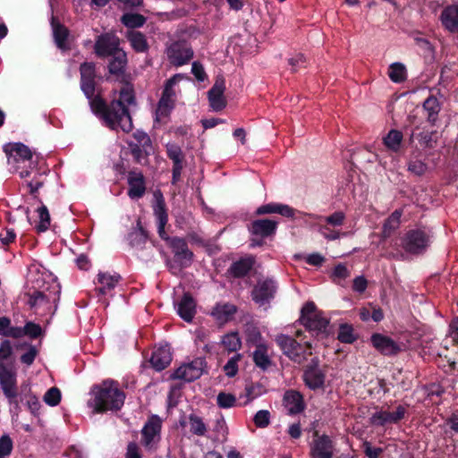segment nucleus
<instances>
[{"mask_svg": "<svg viewBox=\"0 0 458 458\" xmlns=\"http://www.w3.org/2000/svg\"><path fill=\"white\" fill-rule=\"evenodd\" d=\"M407 409L403 405H398L394 411H388L380 409L375 411L369 418V422L373 426L385 427L389 424H397L406 417Z\"/></svg>", "mask_w": 458, "mask_h": 458, "instance_id": "obj_12", "label": "nucleus"}, {"mask_svg": "<svg viewBox=\"0 0 458 458\" xmlns=\"http://www.w3.org/2000/svg\"><path fill=\"white\" fill-rule=\"evenodd\" d=\"M277 290L276 283L271 278L259 280L251 291L252 300L262 306L274 299Z\"/></svg>", "mask_w": 458, "mask_h": 458, "instance_id": "obj_13", "label": "nucleus"}, {"mask_svg": "<svg viewBox=\"0 0 458 458\" xmlns=\"http://www.w3.org/2000/svg\"><path fill=\"white\" fill-rule=\"evenodd\" d=\"M38 355V350L35 346L30 345L28 351L21 356V361L27 366H30L36 356Z\"/></svg>", "mask_w": 458, "mask_h": 458, "instance_id": "obj_63", "label": "nucleus"}, {"mask_svg": "<svg viewBox=\"0 0 458 458\" xmlns=\"http://www.w3.org/2000/svg\"><path fill=\"white\" fill-rule=\"evenodd\" d=\"M236 312V307L231 303H217L212 310L211 315L215 319L224 324L230 320Z\"/></svg>", "mask_w": 458, "mask_h": 458, "instance_id": "obj_32", "label": "nucleus"}, {"mask_svg": "<svg viewBox=\"0 0 458 458\" xmlns=\"http://www.w3.org/2000/svg\"><path fill=\"white\" fill-rule=\"evenodd\" d=\"M38 224L37 225V230L38 232H45L48 229L50 225V215L48 209L46 206H41L38 208Z\"/></svg>", "mask_w": 458, "mask_h": 458, "instance_id": "obj_49", "label": "nucleus"}, {"mask_svg": "<svg viewBox=\"0 0 458 458\" xmlns=\"http://www.w3.org/2000/svg\"><path fill=\"white\" fill-rule=\"evenodd\" d=\"M42 333V329L39 325L33 322H28L24 326V335H27L31 338L38 337Z\"/></svg>", "mask_w": 458, "mask_h": 458, "instance_id": "obj_61", "label": "nucleus"}, {"mask_svg": "<svg viewBox=\"0 0 458 458\" xmlns=\"http://www.w3.org/2000/svg\"><path fill=\"white\" fill-rule=\"evenodd\" d=\"M180 78V74H175L165 82V89L156 110V120L159 123L166 118L174 107L175 93L173 87Z\"/></svg>", "mask_w": 458, "mask_h": 458, "instance_id": "obj_7", "label": "nucleus"}, {"mask_svg": "<svg viewBox=\"0 0 458 458\" xmlns=\"http://www.w3.org/2000/svg\"><path fill=\"white\" fill-rule=\"evenodd\" d=\"M90 108L105 124L112 130L121 129L124 132L132 130V120L127 106L135 105L134 90L131 85L125 84L120 90V98L106 104L100 97L89 102Z\"/></svg>", "mask_w": 458, "mask_h": 458, "instance_id": "obj_1", "label": "nucleus"}, {"mask_svg": "<svg viewBox=\"0 0 458 458\" xmlns=\"http://www.w3.org/2000/svg\"><path fill=\"white\" fill-rule=\"evenodd\" d=\"M112 59L108 64V71L111 74L118 77L123 76L127 65V55L123 50L112 55Z\"/></svg>", "mask_w": 458, "mask_h": 458, "instance_id": "obj_31", "label": "nucleus"}, {"mask_svg": "<svg viewBox=\"0 0 458 458\" xmlns=\"http://www.w3.org/2000/svg\"><path fill=\"white\" fill-rule=\"evenodd\" d=\"M403 209H395L383 223L380 237L382 240L389 238L401 225Z\"/></svg>", "mask_w": 458, "mask_h": 458, "instance_id": "obj_29", "label": "nucleus"}, {"mask_svg": "<svg viewBox=\"0 0 458 458\" xmlns=\"http://www.w3.org/2000/svg\"><path fill=\"white\" fill-rule=\"evenodd\" d=\"M372 345L383 355H394L401 351L400 345L393 339L381 334L371 335Z\"/></svg>", "mask_w": 458, "mask_h": 458, "instance_id": "obj_20", "label": "nucleus"}, {"mask_svg": "<svg viewBox=\"0 0 458 458\" xmlns=\"http://www.w3.org/2000/svg\"><path fill=\"white\" fill-rule=\"evenodd\" d=\"M81 88L89 99H93L96 86V68L94 63H82L80 66Z\"/></svg>", "mask_w": 458, "mask_h": 458, "instance_id": "obj_17", "label": "nucleus"}, {"mask_svg": "<svg viewBox=\"0 0 458 458\" xmlns=\"http://www.w3.org/2000/svg\"><path fill=\"white\" fill-rule=\"evenodd\" d=\"M147 233L138 223V226L133 228L128 235V241L132 247L140 246L145 243Z\"/></svg>", "mask_w": 458, "mask_h": 458, "instance_id": "obj_48", "label": "nucleus"}, {"mask_svg": "<svg viewBox=\"0 0 458 458\" xmlns=\"http://www.w3.org/2000/svg\"><path fill=\"white\" fill-rule=\"evenodd\" d=\"M424 111L427 113L428 122L431 125H435L441 110V106L437 98L434 96L428 97L423 104Z\"/></svg>", "mask_w": 458, "mask_h": 458, "instance_id": "obj_35", "label": "nucleus"}, {"mask_svg": "<svg viewBox=\"0 0 458 458\" xmlns=\"http://www.w3.org/2000/svg\"><path fill=\"white\" fill-rule=\"evenodd\" d=\"M168 246L172 249L174 256V261L168 260L166 262L170 271L177 274L182 268L188 267L193 261V252L188 248L187 242L184 239L179 237L166 238Z\"/></svg>", "mask_w": 458, "mask_h": 458, "instance_id": "obj_4", "label": "nucleus"}, {"mask_svg": "<svg viewBox=\"0 0 458 458\" xmlns=\"http://www.w3.org/2000/svg\"><path fill=\"white\" fill-rule=\"evenodd\" d=\"M127 38L131 47L138 53H145L149 46L144 34L140 31L131 30L127 33Z\"/></svg>", "mask_w": 458, "mask_h": 458, "instance_id": "obj_36", "label": "nucleus"}, {"mask_svg": "<svg viewBox=\"0 0 458 458\" xmlns=\"http://www.w3.org/2000/svg\"><path fill=\"white\" fill-rule=\"evenodd\" d=\"M253 361L257 367L266 370L272 365V360L267 355L266 344H258L253 352Z\"/></svg>", "mask_w": 458, "mask_h": 458, "instance_id": "obj_37", "label": "nucleus"}, {"mask_svg": "<svg viewBox=\"0 0 458 458\" xmlns=\"http://www.w3.org/2000/svg\"><path fill=\"white\" fill-rule=\"evenodd\" d=\"M154 213L158 220L159 231H164V227L167 223L168 216L165 210V205L162 198L157 200V203L154 207Z\"/></svg>", "mask_w": 458, "mask_h": 458, "instance_id": "obj_47", "label": "nucleus"}, {"mask_svg": "<svg viewBox=\"0 0 458 458\" xmlns=\"http://www.w3.org/2000/svg\"><path fill=\"white\" fill-rule=\"evenodd\" d=\"M120 280L121 276L118 274L110 275L108 273H98V283L101 284V287L96 289L98 294H106L109 291L115 287Z\"/></svg>", "mask_w": 458, "mask_h": 458, "instance_id": "obj_30", "label": "nucleus"}, {"mask_svg": "<svg viewBox=\"0 0 458 458\" xmlns=\"http://www.w3.org/2000/svg\"><path fill=\"white\" fill-rule=\"evenodd\" d=\"M277 228V222L271 219H257L250 223L249 231L252 235L250 246H260L263 239L273 236Z\"/></svg>", "mask_w": 458, "mask_h": 458, "instance_id": "obj_10", "label": "nucleus"}, {"mask_svg": "<svg viewBox=\"0 0 458 458\" xmlns=\"http://www.w3.org/2000/svg\"><path fill=\"white\" fill-rule=\"evenodd\" d=\"M0 386L10 404L19 409L16 371L0 361Z\"/></svg>", "mask_w": 458, "mask_h": 458, "instance_id": "obj_5", "label": "nucleus"}, {"mask_svg": "<svg viewBox=\"0 0 458 458\" xmlns=\"http://www.w3.org/2000/svg\"><path fill=\"white\" fill-rule=\"evenodd\" d=\"M288 64L292 66L293 72H297L299 69L305 67L306 58L303 54H296L288 59Z\"/></svg>", "mask_w": 458, "mask_h": 458, "instance_id": "obj_57", "label": "nucleus"}, {"mask_svg": "<svg viewBox=\"0 0 458 458\" xmlns=\"http://www.w3.org/2000/svg\"><path fill=\"white\" fill-rule=\"evenodd\" d=\"M303 380L306 386L312 390L322 388L325 383V374L319 369L318 358L311 359L303 372Z\"/></svg>", "mask_w": 458, "mask_h": 458, "instance_id": "obj_16", "label": "nucleus"}, {"mask_svg": "<svg viewBox=\"0 0 458 458\" xmlns=\"http://www.w3.org/2000/svg\"><path fill=\"white\" fill-rule=\"evenodd\" d=\"M301 324L311 331L325 332L328 326V319L318 312L313 302H307L301 309Z\"/></svg>", "mask_w": 458, "mask_h": 458, "instance_id": "obj_9", "label": "nucleus"}, {"mask_svg": "<svg viewBox=\"0 0 458 458\" xmlns=\"http://www.w3.org/2000/svg\"><path fill=\"white\" fill-rule=\"evenodd\" d=\"M276 344L279 345L283 352L289 357L293 361H300L301 357L298 356L293 351L300 348V344L293 337L279 335L276 338Z\"/></svg>", "mask_w": 458, "mask_h": 458, "instance_id": "obj_24", "label": "nucleus"}, {"mask_svg": "<svg viewBox=\"0 0 458 458\" xmlns=\"http://www.w3.org/2000/svg\"><path fill=\"white\" fill-rule=\"evenodd\" d=\"M333 443L331 439L323 435L318 437L311 446V455L314 458H332L333 457Z\"/></svg>", "mask_w": 458, "mask_h": 458, "instance_id": "obj_22", "label": "nucleus"}, {"mask_svg": "<svg viewBox=\"0 0 458 458\" xmlns=\"http://www.w3.org/2000/svg\"><path fill=\"white\" fill-rule=\"evenodd\" d=\"M420 153H413L407 164L408 171L414 175L421 176L428 170L427 164L420 158Z\"/></svg>", "mask_w": 458, "mask_h": 458, "instance_id": "obj_38", "label": "nucleus"}, {"mask_svg": "<svg viewBox=\"0 0 458 458\" xmlns=\"http://www.w3.org/2000/svg\"><path fill=\"white\" fill-rule=\"evenodd\" d=\"M61 392L57 387H51L44 395V401L50 406H55L60 403Z\"/></svg>", "mask_w": 458, "mask_h": 458, "instance_id": "obj_54", "label": "nucleus"}, {"mask_svg": "<svg viewBox=\"0 0 458 458\" xmlns=\"http://www.w3.org/2000/svg\"><path fill=\"white\" fill-rule=\"evenodd\" d=\"M221 343L228 352H236L242 345V342L237 332L226 334L223 336Z\"/></svg>", "mask_w": 458, "mask_h": 458, "instance_id": "obj_45", "label": "nucleus"}, {"mask_svg": "<svg viewBox=\"0 0 458 458\" xmlns=\"http://www.w3.org/2000/svg\"><path fill=\"white\" fill-rule=\"evenodd\" d=\"M253 420L258 428H266L270 423V412L267 410H260L255 414Z\"/></svg>", "mask_w": 458, "mask_h": 458, "instance_id": "obj_56", "label": "nucleus"}, {"mask_svg": "<svg viewBox=\"0 0 458 458\" xmlns=\"http://www.w3.org/2000/svg\"><path fill=\"white\" fill-rule=\"evenodd\" d=\"M225 90V81L224 77H217L214 85L208 92L209 105L216 112L223 110L226 106V99L224 96Z\"/></svg>", "mask_w": 458, "mask_h": 458, "instance_id": "obj_18", "label": "nucleus"}, {"mask_svg": "<svg viewBox=\"0 0 458 458\" xmlns=\"http://www.w3.org/2000/svg\"><path fill=\"white\" fill-rule=\"evenodd\" d=\"M216 403L220 408H232L236 404V397L232 394L221 392L217 394Z\"/></svg>", "mask_w": 458, "mask_h": 458, "instance_id": "obj_50", "label": "nucleus"}, {"mask_svg": "<svg viewBox=\"0 0 458 458\" xmlns=\"http://www.w3.org/2000/svg\"><path fill=\"white\" fill-rule=\"evenodd\" d=\"M51 25L53 29L54 39L57 47L63 50L68 49L69 47L66 43L67 38L69 36L68 29L57 21L55 17L52 18Z\"/></svg>", "mask_w": 458, "mask_h": 458, "instance_id": "obj_33", "label": "nucleus"}, {"mask_svg": "<svg viewBox=\"0 0 458 458\" xmlns=\"http://www.w3.org/2000/svg\"><path fill=\"white\" fill-rule=\"evenodd\" d=\"M262 336L260 332L256 327H250L247 330V341L253 344L256 347L258 344H264L262 343Z\"/></svg>", "mask_w": 458, "mask_h": 458, "instance_id": "obj_60", "label": "nucleus"}, {"mask_svg": "<svg viewBox=\"0 0 458 458\" xmlns=\"http://www.w3.org/2000/svg\"><path fill=\"white\" fill-rule=\"evenodd\" d=\"M94 394V409L98 412L119 411L124 403L125 394L113 380H106L96 386Z\"/></svg>", "mask_w": 458, "mask_h": 458, "instance_id": "obj_2", "label": "nucleus"}, {"mask_svg": "<svg viewBox=\"0 0 458 458\" xmlns=\"http://www.w3.org/2000/svg\"><path fill=\"white\" fill-rule=\"evenodd\" d=\"M129 185L128 196L134 199H140L146 191V182L143 174L140 171H130L127 176Z\"/></svg>", "mask_w": 458, "mask_h": 458, "instance_id": "obj_19", "label": "nucleus"}, {"mask_svg": "<svg viewBox=\"0 0 458 458\" xmlns=\"http://www.w3.org/2000/svg\"><path fill=\"white\" fill-rule=\"evenodd\" d=\"M416 138L419 140L420 147L424 148H434L438 140L437 131H423L417 134Z\"/></svg>", "mask_w": 458, "mask_h": 458, "instance_id": "obj_41", "label": "nucleus"}, {"mask_svg": "<svg viewBox=\"0 0 458 458\" xmlns=\"http://www.w3.org/2000/svg\"><path fill=\"white\" fill-rule=\"evenodd\" d=\"M432 233L426 227L408 230L401 238V247L409 254L424 253L430 245Z\"/></svg>", "mask_w": 458, "mask_h": 458, "instance_id": "obj_3", "label": "nucleus"}, {"mask_svg": "<svg viewBox=\"0 0 458 458\" xmlns=\"http://www.w3.org/2000/svg\"><path fill=\"white\" fill-rule=\"evenodd\" d=\"M242 359L240 353L233 356L224 366V371L227 377H234L238 371V361Z\"/></svg>", "mask_w": 458, "mask_h": 458, "instance_id": "obj_53", "label": "nucleus"}, {"mask_svg": "<svg viewBox=\"0 0 458 458\" xmlns=\"http://www.w3.org/2000/svg\"><path fill=\"white\" fill-rule=\"evenodd\" d=\"M165 152L167 157L173 163L172 183L175 184L181 179L182 170L187 165L185 154L182 148L174 142L165 144Z\"/></svg>", "mask_w": 458, "mask_h": 458, "instance_id": "obj_11", "label": "nucleus"}, {"mask_svg": "<svg viewBox=\"0 0 458 458\" xmlns=\"http://www.w3.org/2000/svg\"><path fill=\"white\" fill-rule=\"evenodd\" d=\"M319 232L323 234V236L326 239L329 241L337 240L341 236L339 231L335 230V228H330L327 225H319Z\"/></svg>", "mask_w": 458, "mask_h": 458, "instance_id": "obj_62", "label": "nucleus"}, {"mask_svg": "<svg viewBox=\"0 0 458 458\" xmlns=\"http://www.w3.org/2000/svg\"><path fill=\"white\" fill-rule=\"evenodd\" d=\"M4 151L7 156V162L15 171L25 167L27 162L32 158L31 150L21 142L4 145Z\"/></svg>", "mask_w": 458, "mask_h": 458, "instance_id": "obj_8", "label": "nucleus"}, {"mask_svg": "<svg viewBox=\"0 0 458 458\" xmlns=\"http://www.w3.org/2000/svg\"><path fill=\"white\" fill-rule=\"evenodd\" d=\"M48 302H49V298L42 292H38V291H35L33 293L30 294V299L28 301L29 305L31 308L41 306V305H43L45 303H48Z\"/></svg>", "mask_w": 458, "mask_h": 458, "instance_id": "obj_55", "label": "nucleus"}, {"mask_svg": "<svg viewBox=\"0 0 458 458\" xmlns=\"http://www.w3.org/2000/svg\"><path fill=\"white\" fill-rule=\"evenodd\" d=\"M349 276H350V271L348 270L346 266H344L343 264H338L337 266H335V267L333 271V274H332L333 279L335 281L336 279L344 280V279L349 277Z\"/></svg>", "mask_w": 458, "mask_h": 458, "instance_id": "obj_64", "label": "nucleus"}, {"mask_svg": "<svg viewBox=\"0 0 458 458\" xmlns=\"http://www.w3.org/2000/svg\"><path fill=\"white\" fill-rule=\"evenodd\" d=\"M256 215L279 214L285 217H293L295 210L288 205L280 203H268L259 207Z\"/></svg>", "mask_w": 458, "mask_h": 458, "instance_id": "obj_25", "label": "nucleus"}, {"mask_svg": "<svg viewBox=\"0 0 458 458\" xmlns=\"http://www.w3.org/2000/svg\"><path fill=\"white\" fill-rule=\"evenodd\" d=\"M130 152L134 159V161L138 164L143 165L148 161V156L149 155L150 148L141 147L139 144L134 142L128 143Z\"/></svg>", "mask_w": 458, "mask_h": 458, "instance_id": "obj_39", "label": "nucleus"}, {"mask_svg": "<svg viewBox=\"0 0 458 458\" xmlns=\"http://www.w3.org/2000/svg\"><path fill=\"white\" fill-rule=\"evenodd\" d=\"M338 339L342 343L352 344L355 341V336L353 335V329L352 326L344 324L342 325L339 328Z\"/></svg>", "mask_w": 458, "mask_h": 458, "instance_id": "obj_52", "label": "nucleus"}, {"mask_svg": "<svg viewBox=\"0 0 458 458\" xmlns=\"http://www.w3.org/2000/svg\"><path fill=\"white\" fill-rule=\"evenodd\" d=\"M363 452L368 458H378L383 452V449L380 447H373L371 444L368 441H365L362 444Z\"/></svg>", "mask_w": 458, "mask_h": 458, "instance_id": "obj_59", "label": "nucleus"}, {"mask_svg": "<svg viewBox=\"0 0 458 458\" xmlns=\"http://www.w3.org/2000/svg\"><path fill=\"white\" fill-rule=\"evenodd\" d=\"M284 406L291 415L300 413L304 409L302 396L296 391H287L284 395Z\"/></svg>", "mask_w": 458, "mask_h": 458, "instance_id": "obj_28", "label": "nucleus"}, {"mask_svg": "<svg viewBox=\"0 0 458 458\" xmlns=\"http://www.w3.org/2000/svg\"><path fill=\"white\" fill-rule=\"evenodd\" d=\"M206 367L204 358H197L190 363L179 367L173 374V378L191 382L199 378Z\"/></svg>", "mask_w": 458, "mask_h": 458, "instance_id": "obj_15", "label": "nucleus"}, {"mask_svg": "<svg viewBox=\"0 0 458 458\" xmlns=\"http://www.w3.org/2000/svg\"><path fill=\"white\" fill-rule=\"evenodd\" d=\"M383 140L387 148L396 152L399 150L403 141V133L397 130H391Z\"/></svg>", "mask_w": 458, "mask_h": 458, "instance_id": "obj_43", "label": "nucleus"}, {"mask_svg": "<svg viewBox=\"0 0 458 458\" xmlns=\"http://www.w3.org/2000/svg\"><path fill=\"white\" fill-rule=\"evenodd\" d=\"M133 138L136 140V144H139L141 147H148L151 148L152 142L149 136L146 132L142 131H136L133 133Z\"/></svg>", "mask_w": 458, "mask_h": 458, "instance_id": "obj_58", "label": "nucleus"}, {"mask_svg": "<svg viewBox=\"0 0 458 458\" xmlns=\"http://www.w3.org/2000/svg\"><path fill=\"white\" fill-rule=\"evenodd\" d=\"M119 38L113 32H106L98 36L95 41V54L99 57H106L122 49L119 47Z\"/></svg>", "mask_w": 458, "mask_h": 458, "instance_id": "obj_14", "label": "nucleus"}, {"mask_svg": "<svg viewBox=\"0 0 458 458\" xmlns=\"http://www.w3.org/2000/svg\"><path fill=\"white\" fill-rule=\"evenodd\" d=\"M172 361V354L168 346H162L155 350L150 358L152 367L161 371L165 369Z\"/></svg>", "mask_w": 458, "mask_h": 458, "instance_id": "obj_26", "label": "nucleus"}, {"mask_svg": "<svg viewBox=\"0 0 458 458\" xmlns=\"http://www.w3.org/2000/svg\"><path fill=\"white\" fill-rule=\"evenodd\" d=\"M388 76L394 82L400 83L406 80L405 66L401 63H394L389 66Z\"/></svg>", "mask_w": 458, "mask_h": 458, "instance_id": "obj_44", "label": "nucleus"}, {"mask_svg": "<svg viewBox=\"0 0 458 458\" xmlns=\"http://www.w3.org/2000/svg\"><path fill=\"white\" fill-rule=\"evenodd\" d=\"M346 216L343 211H335L327 216L320 217L319 225H327L330 228L342 226L345 222Z\"/></svg>", "mask_w": 458, "mask_h": 458, "instance_id": "obj_42", "label": "nucleus"}, {"mask_svg": "<svg viewBox=\"0 0 458 458\" xmlns=\"http://www.w3.org/2000/svg\"><path fill=\"white\" fill-rule=\"evenodd\" d=\"M161 420L158 416H152L145 424L141 430L142 443L145 446L150 447L156 438H159L161 431Z\"/></svg>", "mask_w": 458, "mask_h": 458, "instance_id": "obj_21", "label": "nucleus"}, {"mask_svg": "<svg viewBox=\"0 0 458 458\" xmlns=\"http://www.w3.org/2000/svg\"><path fill=\"white\" fill-rule=\"evenodd\" d=\"M177 313L185 321L192 320L196 313V303L190 293H184L177 304Z\"/></svg>", "mask_w": 458, "mask_h": 458, "instance_id": "obj_27", "label": "nucleus"}, {"mask_svg": "<svg viewBox=\"0 0 458 458\" xmlns=\"http://www.w3.org/2000/svg\"><path fill=\"white\" fill-rule=\"evenodd\" d=\"M123 24L127 28H140L146 22V18L139 13H125L121 19Z\"/></svg>", "mask_w": 458, "mask_h": 458, "instance_id": "obj_46", "label": "nucleus"}, {"mask_svg": "<svg viewBox=\"0 0 458 458\" xmlns=\"http://www.w3.org/2000/svg\"><path fill=\"white\" fill-rule=\"evenodd\" d=\"M13 449V443L9 435H3L0 437V458H8Z\"/></svg>", "mask_w": 458, "mask_h": 458, "instance_id": "obj_51", "label": "nucleus"}, {"mask_svg": "<svg viewBox=\"0 0 458 458\" xmlns=\"http://www.w3.org/2000/svg\"><path fill=\"white\" fill-rule=\"evenodd\" d=\"M442 25L452 33L458 32V5L445 7L440 15Z\"/></svg>", "mask_w": 458, "mask_h": 458, "instance_id": "obj_23", "label": "nucleus"}, {"mask_svg": "<svg viewBox=\"0 0 458 458\" xmlns=\"http://www.w3.org/2000/svg\"><path fill=\"white\" fill-rule=\"evenodd\" d=\"M253 265V258H243L233 262L228 269V272L235 278L243 277L251 270Z\"/></svg>", "mask_w": 458, "mask_h": 458, "instance_id": "obj_34", "label": "nucleus"}, {"mask_svg": "<svg viewBox=\"0 0 458 458\" xmlns=\"http://www.w3.org/2000/svg\"><path fill=\"white\" fill-rule=\"evenodd\" d=\"M190 431L198 437H204L208 431L207 425L203 421L202 418L191 413L189 415Z\"/></svg>", "mask_w": 458, "mask_h": 458, "instance_id": "obj_40", "label": "nucleus"}, {"mask_svg": "<svg viewBox=\"0 0 458 458\" xmlns=\"http://www.w3.org/2000/svg\"><path fill=\"white\" fill-rule=\"evenodd\" d=\"M165 55L170 64L182 66L193 57V50L186 40H176L166 45Z\"/></svg>", "mask_w": 458, "mask_h": 458, "instance_id": "obj_6", "label": "nucleus"}]
</instances>
